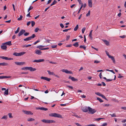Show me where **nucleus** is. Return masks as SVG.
I'll return each instance as SVG.
<instances>
[{
	"label": "nucleus",
	"instance_id": "f257e3e1",
	"mask_svg": "<svg viewBox=\"0 0 126 126\" xmlns=\"http://www.w3.org/2000/svg\"><path fill=\"white\" fill-rule=\"evenodd\" d=\"M22 70H30L31 71H34L36 70V69L35 68H33L31 67H23L21 68Z\"/></svg>",
	"mask_w": 126,
	"mask_h": 126
},
{
	"label": "nucleus",
	"instance_id": "f03ea898",
	"mask_svg": "<svg viewBox=\"0 0 126 126\" xmlns=\"http://www.w3.org/2000/svg\"><path fill=\"white\" fill-rule=\"evenodd\" d=\"M41 121L45 123H55V121L53 120H46L44 119L41 120Z\"/></svg>",
	"mask_w": 126,
	"mask_h": 126
},
{
	"label": "nucleus",
	"instance_id": "7ed1b4c3",
	"mask_svg": "<svg viewBox=\"0 0 126 126\" xmlns=\"http://www.w3.org/2000/svg\"><path fill=\"white\" fill-rule=\"evenodd\" d=\"M49 115V116L54 117L62 118V115L58 113H52L50 114Z\"/></svg>",
	"mask_w": 126,
	"mask_h": 126
},
{
	"label": "nucleus",
	"instance_id": "20e7f679",
	"mask_svg": "<svg viewBox=\"0 0 126 126\" xmlns=\"http://www.w3.org/2000/svg\"><path fill=\"white\" fill-rule=\"evenodd\" d=\"M36 37V35L34 34H33L31 36L29 37L26 38L24 39V40L25 41H29L31 40L32 39Z\"/></svg>",
	"mask_w": 126,
	"mask_h": 126
},
{
	"label": "nucleus",
	"instance_id": "39448f33",
	"mask_svg": "<svg viewBox=\"0 0 126 126\" xmlns=\"http://www.w3.org/2000/svg\"><path fill=\"white\" fill-rule=\"evenodd\" d=\"M25 53L26 52H22L18 53L17 52H14L13 55L16 56H20L24 55Z\"/></svg>",
	"mask_w": 126,
	"mask_h": 126
},
{
	"label": "nucleus",
	"instance_id": "423d86ee",
	"mask_svg": "<svg viewBox=\"0 0 126 126\" xmlns=\"http://www.w3.org/2000/svg\"><path fill=\"white\" fill-rule=\"evenodd\" d=\"M88 111L89 112V113L93 114L96 111L94 109H93L92 108L90 107H89Z\"/></svg>",
	"mask_w": 126,
	"mask_h": 126
},
{
	"label": "nucleus",
	"instance_id": "0eeeda50",
	"mask_svg": "<svg viewBox=\"0 0 126 126\" xmlns=\"http://www.w3.org/2000/svg\"><path fill=\"white\" fill-rule=\"evenodd\" d=\"M61 71L63 72H65L66 74H72L73 73L72 71L68 70L67 69H63Z\"/></svg>",
	"mask_w": 126,
	"mask_h": 126
},
{
	"label": "nucleus",
	"instance_id": "6e6552de",
	"mask_svg": "<svg viewBox=\"0 0 126 126\" xmlns=\"http://www.w3.org/2000/svg\"><path fill=\"white\" fill-rule=\"evenodd\" d=\"M0 58L2 59H4L6 60H13V58H9L7 57H4V56H0Z\"/></svg>",
	"mask_w": 126,
	"mask_h": 126
},
{
	"label": "nucleus",
	"instance_id": "1a4fd4ad",
	"mask_svg": "<svg viewBox=\"0 0 126 126\" xmlns=\"http://www.w3.org/2000/svg\"><path fill=\"white\" fill-rule=\"evenodd\" d=\"M45 61V60L44 59H40L38 60H35L33 61V62H36L37 63H38L40 62H44Z\"/></svg>",
	"mask_w": 126,
	"mask_h": 126
},
{
	"label": "nucleus",
	"instance_id": "9d476101",
	"mask_svg": "<svg viewBox=\"0 0 126 126\" xmlns=\"http://www.w3.org/2000/svg\"><path fill=\"white\" fill-rule=\"evenodd\" d=\"M23 112L27 114L32 115L33 113L31 111L23 110Z\"/></svg>",
	"mask_w": 126,
	"mask_h": 126
},
{
	"label": "nucleus",
	"instance_id": "9b49d317",
	"mask_svg": "<svg viewBox=\"0 0 126 126\" xmlns=\"http://www.w3.org/2000/svg\"><path fill=\"white\" fill-rule=\"evenodd\" d=\"M35 53L38 55H41L42 54V52L40 50L36 49L35 50Z\"/></svg>",
	"mask_w": 126,
	"mask_h": 126
},
{
	"label": "nucleus",
	"instance_id": "f8f14e48",
	"mask_svg": "<svg viewBox=\"0 0 126 126\" xmlns=\"http://www.w3.org/2000/svg\"><path fill=\"white\" fill-rule=\"evenodd\" d=\"M89 107H83L82 108V110L84 112H86L88 111Z\"/></svg>",
	"mask_w": 126,
	"mask_h": 126
},
{
	"label": "nucleus",
	"instance_id": "ddd939ff",
	"mask_svg": "<svg viewBox=\"0 0 126 126\" xmlns=\"http://www.w3.org/2000/svg\"><path fill=\"white\" fill-rule=\"evenodd\" d=\"M15 63L17 65H21L25 64L24 62H15Z\"/></svg>",
	"mask_w": 126,
	"mask_h": 126
},
{
	"label": "nucleus",
	"instance_id": "4468645a",
	"mask_svg": "<svg viewBox=\"0 0 126 126\" xmlns=\"http://www.w3.org/2000/svg\"><path fill=\"white\" fill-rule=\"evenodd\" d=\"M69 79H71L72 81H77L78 80L77 79H75L74 77L70 76Z\"/></svg>",
	"mask_w": 126,
	"mask_h": 126
},
{
	"label": "nucleus",
	"instance_id": "2eb2a0df",
	"mask_svg": "<svg viewBox=\"0 0 126 126\" xmlns=\"http://www.w3.org/2000/svg\"><path fill=\"white\" fill-rule=\"evenodd\" d=\"M25 31L24 30H21L19 32L18 34V36H20L22 35L23 33H25Z\"/></svg>",
	"mask_w": 126,
	"mask_h": 126
},
{
	"label": "nucleus",
	"instance_id": "dca6fc26",
	"mask_svg": "<svg viewBox=\"0 0 126 126\" xmlns=\"http://www.w3.org/2000/svg\"><path fill=\"white\" fill-rule=\"evenodd\" d=\"M108 57L110 58L113 61V63H115V60L113 56L110 55L108 56Z\"/></svg>",
	"mask_w": 126,
	"mask_h": 126
},
{
	"label": "nucleus",
	"instance_id": "f3484780",
	"mask_svg": "<svg viewBox=\"0 0 126 126\" xmlns=\"http://www.w3.org/2000/svg\"><path fill=\"white\" fill-rule=\"evenodd\" d=\"M88 6H89L90 7H92V0H88Z\"/></svg>",
	"mask_w": 126,
	"mask_h": 126
},
{
	"label": "nucleus",
	"instance_id": "a211bd4d",
	"mask_svg": "<svg viewBox=\"0 0 126 126\" xmlns=\"http://www.w3.org/2000/svg\"><path fill=\"white\" fill-rule=\"evenodd\" d=\"M6 44L9 46L11 45H12V44H11V41H9L2 44V45H5Z\"/></svg>",
	"mask_w": 126,
	"mask_h": 126
},
{
	"label": "nucleus",
	"instance_id": "6ab92c4d",
	"mask_svg": "<svg viewBox=\"0 0 126 126\" xmlns=\"http://www.w3.org/2000/svg\"><path fill=\"white\" fill-rule=\"evenodd\" d=\"M2 45L1 46V48L2 49L6 50L7 48L6 46L4 45Z\"/></svg>",
	"mask_w": 126,
	"mask_h": 126
},
{
	"label": "nucleus",
	"instance_id": "aec40b11",
	"mask_svg": "<svg viewBox=\"0 0 126 126\" xmlns=\"http://www.w3.org/2000/svg\"><path fill=\"white\" fill-rule=\"evenodd\" d=\"M45 47L44 46L42 45L38 46L36 47L37 48H38L39 49L41 50H43L42 48L44 47Z\"/></svg>",
	"mask_w": 126,
	"mask_h": 126
},
{
	"label": "nucleus",
	"instance_id": "412c9836",
	"mask_svg": "<svg viewBox=\"0 0 126 126\" xmlns=\"http://www.w3.org/2000/svg\"><path fill=\"white\" fill-rule=\"evenodd\" d=\"M0 63V65L2 66H7L8 64L6 63Z\"/></svg>",
	"mask_w": 126,
	"mask_h": 126
},
{
	"label": "nucleus",
	"instance_id": "4be33fe9",
	"mask_svg": "<svg viewBox=\"0 0 126 126\" xmlns=\"http://www.w3.org/2000/svg\"><path fill=\"white\" fill-rule=\"evenodd\" d=\"M103 41L105 43L107 46H108L109 45V42L106 40H103Z\"/></svg>",
	"mask_w": 126,
	"mask_h": 126
},
{
	"label": "nucleus",
	"instance_id": "5701e85b",
	"mask_svg": "<svg viewBox=\"0 0 126 126\" xmlns=\"http://www.w3.org/2000/svg\"><path fill=\"white\" fill-rule=\"evenodd\" d=\"M47 72H48V74L50 75H55V74L53 72H51L49 70H47Z\"/></svg>",
	"mask_w": 126,
	"mask_h": 126
},
{
	"label": "nucleus",
	"instance_id": "b1692460",
	"mask_svg": "<svg viewBox=\"0 0 126 126\" xmlns=\"http://www.w3.org/2000/svg\"><path fill=\"white\" fill-rule=\"evenodd\" d=\"M10 77H8L5 76H0V79H6Z\"/></svg>",
	"mask_w": 126,
	"mask_h": 126
},
{
	"label": "nucleus",
	"instance_id": "393cba45",
	"mask_svg": "<svg viewBox=\"0 0 126 126\" xmlns=\"http://www.w3.org/2000/svg\"><path fill=\"white\" fill-rule=\"evenodd\" d=\"M73 46L76 47H78L79 46V44L78 42H76L73 44Z\"/></svg>",
	"mask_w": 126,
	"mask_h": 126
},
{
	"label": "nucleus",
	"instance_id": "a878e982",
	"mask_svg": "<svg viewBox=\"0 0 126 126\" xmlns=\"http://www.w3.org/2000/svg\"><path fill=\"white\" fill-rule=\"evenodd\" d=\"M34 120L35 119H34L32 118H29L27 120V121H34Z\"/></svg>",
	"mask_w": 126,
	"mask_h": 126
},
{
	"label": "nucleus",
	"instance_id": "bb28decb",
	"mask_svg": "<svg viewBox=\"0 0 126 126\" xmlns=\"http://www.w3.org/2000/svg\"><path fill=\"white\" fill-rule=\"evenodd\" d=\"M8 94V89H7V90H5L4 92V95H7Z\"/></svg>",
	"mask_w": 126,
	"mask_h": 126
},
{
	"label": "nucleus",
	"instance_id": "cd10ccee",
	"mask_svg": "<svg viewBox=\"0 0 126 126\" xmlns=\"http://www.w3.org/2000/svg\"><path fill=\"white\" fill-rule=\"evenodd\" d=\"M79 28V26L78 25H77L75 27L74 29V30L75 31H76L78 30Z\"/></svg>",
	"mask_w": 126,
	"mask_h": 126
},
{
	"label": "nucleus",
	"instance_id": "c85d7f7f",
	"mask_svg": "<svg viewBox=\"0 0 126 126\" xmlns=\"http://www.w3.org/2000/svg\"><path fill=\"white\" fill-rule=\"evenodd\" d=\"M97 99L100 102H103V101L101 98L99 97H97Z\"/></svg>",
	"mask_w": 126,
	"mask_h": 126
},
{
	"label": "nucleus",
	"instance_id": "c756f323",
	"mask_svg": "<svg viewBox=\"0 0 126 126\" xmlns=\"http://www.w3.org/2000/svg\"><path fill=\"white\" fill-rule=\"evenodd\" d=\"M48 110L47 109L43 107H41V110L46 111Z\"/></svg>",
	"mask_w": 126,
	"mask_h": 126
},
{
	"label": "nucleus",
	"instance_id": "7c9ffc66",
	"mask_svg": "<svg viewBox=\"0 0 126 126\" xmlns=\"http://www.w3.org/2000/svg\"><path fill=\"white\" fill-rule=\"evenodd\" d=\"M7 115H4L1 118V119H4L5 120L7 119Z\"/></svg>",
	"mask_w": 126,
	"mask_h": 126
},
{
	"label": "nucleus",
	"instance_id": "2f4dec72",
	"mask_svg": "<svg viewBox=\"0 0 126 126\" xmlns=\"http://www.w3.org/2000/svg\"><path fill=\"white\" fill-rule=\"evenodd\" d=\"M23 18V16H20V17L19 18H18L17 19L18 20H22Z\"/></svg>",
	"mask_w": 126,
	"mask_h": 126
},
{
	"label": "nucleus",
	"instance_id": "473e14b6",
	"mask_svg": "<svg viewBox=\"0 0 126 126\" xmlns=\"http://www.w3.org/2000/svg\"><path fill=\"white\" fill-rule=\"evenodd\" d=\"M79 47L81 48H83L85 50V49L86 47L84 46H81Z\"/></svg>",
	"mask_w": 126,
	"mask_h": 126
},
{
	"label": "nucleus",
	"instance_id": "72a5a7b5",
	"mask_svg": "<svg viewBox=\"0 0 126 126\" xmlns=\"http://www.w3.org/2000/svg\"><path fill=\"white\" fill-rule=\"evenodd\" d=\"M32 26V27H33L35 25V22L33 21H31Z\"/></svg>",
	"mask_w": 126,
	"mask_h": 126
},
{
	"label": "nucleus",
	"instance_id": "f704fd0d",
	"mask_svg": "<svg viewBox=\"0 0 126 126\" xmlns=\"http://www.w3.org/2000/svg\"><path fill=\"white\" fill-rule=\"evenodd\" d=\"M33 8V7L32 6H30L28 10V12H29L30 11L32 10Z\"/></svg>",
	"mask_w": 126,
	"mask_h": 126
},
{
	"label": "nucleus",
	"instance_id": "c9c22d12",
	"mask_svg": "<svg viewBox=\"0 0 126 126\" xmlns=\"http://www.w3.org/2000/svg\"><path fill=\"white\" fill-rule=\"evenodd\" d=\"M8 115L9 117L10 118H12L13 117L12 115V113H9Z\"/></svg>",
	"mask_w": 126,
	"mask_h": 126
},
{
	"label": "nucleus",
	"instance_id": "e433bc0d",
	"mask_svg": "<svg viewBox=\"0 0 126 126\" xmlns=\"http://www.w3.org/2000/svg\"><path fill=\"white\" fill-rule=\"evenodd\" d=\"M95 94L96 95L101 96L102 94H101L99 92H96Z\"/></svg>",
	"mask_w": 126,
	"mask_h": 126
},
{
	"label": "nucleus",
	"instance_id": "4c0bfd02",
	"mask_svg": "<svg viewBox=\"0 0 126 126\" xmlns=\"http://www.w3.org/2000/svg\"><path fill=\"white\" fill-rule=\"evenodd\" d=\"M90 11L89 10L88 11V12L86 14V16H88L90 15Z\"/></svg>",
	"mask_w": 126,
	"mask_h": 126
},
{
	"label": "nucleus",
	"instance_id": "58836bf2",
	"mask_svg": "<svg viewBox=\"0 0 126 126\" xmlns=\"http://www.w3.org/2000/svg\"><path fill=\"white\" fill-rule=\"evenodd\" d=\"M57 2L56 1H54L51 4L50 6H52L53 5H54Z\"/></svg>",
	"mask_w": 126,
	"mask_h": 126
},
{
	"label": "nucleus",
	"instance_id": "ea45409f",
	"mask_svg": "<svg viewBox=\"0 0 126 126\" xmlns=\"http://www.w3.org/2000/svg\"><path fill=\"white\" fill-rule=\"evenodd\" d=\"M86 30V28L85 27L83 28L82 29V33H84V32Z\"/></svg>",
	"mask_w": 126,
	"mask_h": 126
},
{
	"label": "nucleus",
	"instance_id": "a19ab883",
	"mask_svg": "<svg viewBox=\"0 0 126 126\" xmlns=\"http://www.w3.org/2000/svg\"><path fill=\"white\" fill-rule=\"evenodd\" d=\"M110 115L112 117H116V115L115 113H114L112 114H110Z\"/></svg>",
	"mask_w": 126,
	"mask_h": 126
},
{
	"label": "nucleus",
	"instance_id": "79ce46f5",
	"mask_svg": "<svg viewBox=\"0 0 126 126\" xmlns=\"http://www.w3.org/2000/svg\"><path fill=\"white\" fill-rule=\"evenodd\" d=\"M45 39L46 40V41H45L46 42H47L49 43V41H51L50 40H49L48 39H47L46 38H45Z\"/></svg>",
	"mask_w": 126,
	"mask_h": 126
},
{
	"label": "nucleus",
	"instance_id": "37998d69",
	"mask_svg": "<svg viewBox=\"0 0 126 126\" xmlns=\"http://www.w3.org/2000/svg\"><path fill=\"white\" fill-rule=\"evenodd\" d=\"M29 32H25L24 34V35L25 36H27L29 35Z\"/></svg>",
	"mask_w": 126,
	"mask_h": 126
},
{
	"label": "nucleus",
	"instance_id": "c03bdc74",
	"mask_svg": "<svg viewBox=\"0 0 126 126\" xmlns=\"http://www.w3.org/2000/svg\"><path fill=\"white\" fill-rule=\"evenodd\" d=\"M70 35H67L66 36V40L67 41L70 38Z\"/></svg>",
	"mask_w": 126,
	"mask_h": 126
},
{
	"label": "nucleus",
	"instance_id": "a18cd8bd",
	"mask_svg": "<svg viewBox=\"0 0 126 126\" xmlns=\"http://www.w3.org/2000/svg\"><path fill=\"white\" fill-rule=\"evenodd\" d=\"M19 27H18L17 28V30L16 31H15V33L16 34L17 33H18L19 32Z\"/></svg>",
	"mask_w": 126,
	"mask_h": 126
},
{
	"label": "nucleus",
	"instance_id": "49530a36",
	"mask_svg": "<svg viewBox=\"0 0 126 126\" xmlns=\"http://www.w3.org/2000/svg\"><path fill=\"white\" fill-rule=\"evenodd\" d=\"M71 29V28H70L68 29H65L63 30V32H67L68 30H70Z\"/></svg>",
	"mask_w": 126,
	"mask_h": 126
},
{
	"label": "nucleus",
	"instance_id": "de8ad7c7",
	"mask_svg": "<svg viewBox=\"0 0 126 126\" xmlns=\"http://www.w3.org/2000/svg\"><path fill=\"white\" fill-rule=\"evenodd\" d=\"M39 29L38 28H35V32H37L39 30Z\"/></svg>",
	"mask_w": 126,
	"mask_h": 126
},
{
	"label": "nucleus",
	"instance_id": "09e8293b",
	"mask_svg": "<svg viewBox=\"0 0 126 126\" xmlns=\"http://www.w3.org/2000/svg\"><path fill=\"white\" fill-rule=\"evenodd\" d=\"M107 125V123H104L102 124L101 126H106Z\"/></svg>",
	"mask_w": 126,
	"mask_h": 126
},
{
	"label": "nucleus",
	"instance_id": "8fccbe9b",
	"mask_svg": "<svg viewBox=\"0 0 126 126\" xmlns=\"http://www.w3.org/2000/svg\"><path fill=\"white\" fill-rule=\"evenodd\" d=\"M46 77H41V79H44L46 80Z\"/></svg>",
	"mask_w": 126,
	"mask_h": 126
},
{
	"label": "nucleus",
	"instance_id": "3c124183",
	"mask_svg": "<svg viewBox=\"0 0 126 126\" xmlns=\"http://www.w3.org/2000/svg\"><path fill=\"white\" fill-rule=\"evenodd\" d=\"M86 126H96L94 124H91L90 125H86Z\"/></svg>",
	"mask_w": 126,
	"mask_h": 126
},
{
	"label": "nucleus",
	"instance_id": "603ef678",
	"mask_svg": "<svg viewBox=\"0 0 126 126\" xmlns=\"http://www.w3.org/2000/svg\"><path fill=\"white\" fill-rule=\"evenodd\" d=\"M39 42H40V40H38L37 41H36V42H35V43H34V45H36L37 43Z\"/></svg>",
	"mask_w": 126,
	"mask_h": 126
},
{
	"label": "nucleus",
	"instance_id": "864d4df0",
	"mask_svg": "<svg viewBox=\"0 0 126 126\" xmlns=\"http://www.w3.org/2000/svg\"><path fill=\"white\" fill-rule=\"evenodd\" d=\"M113 80L112 79H107L106 81L107 82H108L110 81H111Z\"/></svg>",
	"mask_w": 126,
	"mask_h": 126
},
{
	"label": "nucleus",
	"instance_id": "5fc2aeb1",
	"mask_svg": "<svg viewBox=\"0 0 126 126\" xmlns=\"http://www.w3.org/2000/svg\"><path fill=\"white\" fill-rule=\"evenodd\" d=\"M67 87H68L71 89H73V87L72 86H69V85H67Z\"/></svg>",
	"mask_w": 126,
	"mask_h": 126
},
{
	"label": "nucleus",
	"instance_id": "6e6d98bb",
	"mask_svg": "<svg viewBox=\"0 0 126 126\" xmlns=\"http://www.w3.org/2000/svg\"><path fill=\"white\" fill-rule=\"evenodd\" d=\"M72 45L70 44L69 45H68L66 46V47H70L72 46Z\"/></svg>",
	"mask_w": 126,
	"mask_h": 126
},
{
	"label": "nucleus",
	"instance_id": "4d7b16f0",
	"mask_svg": "<svg viewBox=\"0 0 126 126\" xmlns=\"http://www.w3.org/2000/svg\"><path fill=\"white\" fill-rule=\"evenodd\" d=\"M57 47V45H52L51 46V47L52 48H56Z\"/></svg>",
	"mask_w": 126,
	"mask_h": 126
},
{
	"label": "nucleus",
	"instance_id": "13d9d810",
	"mask_svg": "<svg viewBox=\"0 0 126 126\" xmlns=\"http://www.w3.org/2000/svg\"><path fill=\"white\" fill-rule=\"evenodd\" d=\"M123 76H121V75L120 74H119V76L118 77V78H123Z\"/></svg>",
	"mask_w": 126,
	"mask_h": 126
},
{
	"label": "nucleus",
	"instance_id": "bf43d9fd",
	"mask_svg": "<svg viewBox=\"0 0 126 126\" xmlns=\"http://www.w3.org/2000/svg\"><path fill=\"white\" fill-rule=\"evenodd\" d=\"M104 119V118H97L96 119V120L97 121H99L101 119Z\"/></svg>",
	"mask_w": 126,
	"mask_h": 126
},
{
	"label": "nucleus",
	"instance_id": "052dcab7",
	"mask_svg": "<svg viewBox=\"0 0 126 126\" xmlns=\"http://www.w3.org/2000/svg\"><path fill=\"white\" fill-rule=\"evenodd\" d=\"M60 25L62 28H63L64 27L62 23L60 24Z\"/></svg>",
	"mask_w": 126,
	"mask_h": 126
},
{
	"label": "nucleus",
	"instance_id": "680f3d73",
	"mask_svg": "<svg viewBox=\"0 0 126 126\" xmlns=\"http://www.w3.org/2000/svg\"><path fill=\"white\" fill-rule=\"evenodd\" d=\"M50 79H50L46 77V80L47 81H50Z\"/></svg>",
	"mask_w": 126,
	"mask_h": 126
},
{
	"label": "nucleus",
	"instance_id": "e2e57ef3",
	"mask_svg": "<svg viewBox=\"0 0 126 126\" xmlns=\"http://www.w3.org/2000/svg\"><path fill=\"white\" fill-rule=\"evenodd\" d=\"M31 46V45H26L25 46H24V47H28Z\"/></svg>",
	"mask_w": 126,
	"mask_h": 126
},
{
	"label": "nucleus",
	"instance_id": "0e129e2a",
	"mask_svg": "<svg viewBox=\"0 0 126 126\" xmlns=\"http://www.w3.org/2000/svg\"><path fill=\"white\" fill-rule=\"evenodd\" d=\"M81 97L82 98H85L86 97V96L85 95H81Z\"/></svg>",
	"mask_w": 126,
	"mask_h": 126
},
{
	"label": "nucleus",
	"instance_id": "69168bd1",
	"mask_svg": "<svg viewBox=\"0 0 126 126\" xmlns=\"http://www.w3.org/2000/svg\"><path fill=\"white\" fill-rule=\"evenodd\" d=\"M27 17H31V16L30 15V12H29L28 14L27 15Z\"/></svg>",
	"mask_w": 126,
	"mask_h": 126
},
{
	"label": "nucleus",
	"instance_id": "338daca9",
	"mask_svg": "<svg viewBox=\"0 0 126 126\" xmlns=\"http://www.w3.org/2000/svg\"><path fill=\"white\" fill-rule=\"evenodd\" d=\"M52 0H49L48 1L47 4H49L51 1Z\"/></svg>",
	"mask_w": 126,
	"mask_h": 126
},
{
	"label": "nucleus",
	"instance_id": "774afa93",
	"mask_svg": "<svg viewBox=\"0 0 126 126\" xmlns=\"http://www.w3.org/2000/svg\"><path fill=\"white\" fill-rule=\"evenodd\" d=\"M121 12L119 13L117 15V16H118L119 17H120L121 16Z\"/></svg>",
	"mask_w": 126,
	"mask_h": 126
}]
</instances>
